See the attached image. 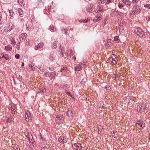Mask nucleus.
Instances as JSON below:
<instances>
[{"mask_svg": "<svg viewBox=\"0 0 150 150\" xmlns=\"http://www.w3.org/2000/svg\"><path fill=\"white\" fill-rule=\"evenodd\" d=\"M63 117L62 115L59 114L56 117V121L57 123H62L63 122Z\"/></svg>", "mask_w": 150, "mask_h": 150, "instance_id": "obj_1", "label": "nucleus"}, {"mask_svg": "<svg viewBox=\"0 0 150 150\" xmlns=\"http://www.w3.org/2000/svg\"><path fill=\"white\" fill-rule=\"evenodd\" d=\"M136 33L137 35H139V34L140 35V36L143 37V34H142L143 31L142 29L140 28L139 27H137L134 30Z\"/></svg>", "mask_w": 150, "mask_h": 150, "instance_id": "obj_2", "label": "nucleus"}, {"mask_svg": "<svg viewBox=\"0 0 150 150\" xmlns=\"http://www.w3.org/2000/svg\"><path fill=\"white\" fill-rule=\"evenodd\" d=\"M27 34L26 33H22L19 36L20 40L21 42L25 41L26 38Z\"/></svg>", "mask_w": 150, "mask_h": 150, "instance_id": "obj_3", "label": "nucleus"}, {"mask_svg": "<svg viewBox=\"0 0 150 150\" xmlns=\"http://www.w3.org/2000/svg\"><path fill=\"white\" fill-rule=\"evenodd\" d=\"M136 125L139 127H142V129L145 127V125L143 121H138L136 123Z\"/></svg>", "mask_w": 150, "mask_h": 150, "instance_id": "obj_4", "label": "nucleus"}, {"mask_svg": "<svg viewBox=\"0 0 150 150\" xmlns=\"http://www.w3.org/2000/svg\"><path fill=\"white\" fill-rule=\"evenodd\" d=\"M30 114L29 112H27L25 113V117L26 121H29L30 117Z\"/></svg>", "mask_w": 150, "mask_h": 150, "instance_id": "obj_5", "label": "nucleus"}, {"mask_svg": "<svg viewBox=\"0 0 150 150\" xmlns=\"http://www.w3.org/2000/svg\"><path fill=\"white\" fill-rule=\"evenodd\" d=\"M9 13H10L9 16L10 18L11 19H14L15 16V14L13 11L11 10L9 11Z\"/></svg>", "mask_w": 150, "mask_h": 150, "instance_id": "obj_6", "label": "nucleus"}, {"mask_svg": "<svg viewBox=\"0 0 150 150\" xmlns=\"http://www.w3.org/2000/svg\"><path fill=\"white\" fill-rule=\"evenodd\" d=\"M79 146H80V144L75 143L72 145V147L76 150H79Z\"/></svg>", "mask_w": 150, "mask_h": 150, "instance_id": "obj_7", "label": "nucleus"}, {"mask_svg": "<svg viewBox=\"0 0 150 150\" xmlns=\"http://www.w3.org/2000/svg\"><path fill=\"white\" fill-rule=\"evenodd\" d=\"M73 111L71 110H69L66 112V115L69 117H72L73 115Z\"/></svg>", "mask_w": 150, "mask_h": 150, "instance_id": "obj_8", "label": "nucleus"}, {"mask_svg": "<svg viewBox=\"0 0 150 150\" xmlns=\"http://www.w3.org/2000/svg\"><path fill=\"white\" fill-rule=\"evenodd\" d=\"M126 5L130 6L131 5V2L127 0H121Z\"/></svg>", "mask_w": 150, "mask_h": 150, "instance_id": "obj_9", "label": "nucleus"}, {"mask_svg": "<svg viewBox=\"0 0 150 150\" xmlns=\"http://www.w3.org/2000/svg\"><path fill=\"white\" fill-rule=\"evenodd\" d=\"M135 10V11H133L132 12V14L134 15L136 13L138 14H139L140 13L141 9L140 8H139V9H138L136 8Z\"/></svg>", "mask_w": 150, "mask_h": 150, "instance_id": "obj_10", "label": "nucleus"}, {"mask_svg": "<svg viewBox=\"0 0 150 150\" xmlns=\"http://www.w3.org/2000/svg\"><path fill=\"white\" fill-rule=\"evenodd\" d=\"M18 13H19V16L21 17H23V12L22 10L20 8L18 9Z\"/></svg>", "mask_w": 150, "mask_h": 150, "instance_id": "obj_11", "label": "nucleus"}, {"mask_svg": "<svg viewBox=\"0 0 150 150\" xmlns=\"http://www.w3.org/2000/svg\"><path fill=\"white\" fill-rule=\"evenodd\" d=\"M81 69V67L80 65H77L75 68L76 71H79Z\"/></svg>", "mask_w": 150, "mask_h": 150, "instance_id": "obj_12", "label": "nucleus"}, {"mask_svg": "<svg viewBox=\"0 0 150 150\" xmlns=\"http://www.w3.org/2000/svg\"><path fill=\"white\" fill-rule=\"evenodd\" d=\"M90 10H91V11H93V10H95V6L92 5V4H90L89 6Z\"/></svg>", "mask_w": 150, "mask_h": 150, "instance_id": "obj_13", "label": "nucleus"}, {"mask_svg": "<svg viewBox=\"0 0 150 150\" xmlns=\"http://www.w3.org/2000/svg\"><path fill=\"white\" fill-rule=\"evenodd\" d=\"M103 88L108 91H109L111 89V87L108 85H107L106 86L104 87Z\"/></svg>", "mask_w": 150, "mask_h": 150, "instance_id": "obj_14", "label": "nucleus"}, {"mask_svg": "<svg viewBox=\"0 0 150 150\" xmlns=\"http://www.w3.org/2000/svg\"><path fill=\"white\" fill-rule=\"evenodd\" d=\"M5 49L7 51H11L12 50V47L10 45H8L5 47Z\"/></svg>", "mask_w": 150, "mask_h": 150, "instance_id": "obj_15", "label": "nucleus"}, {"mask_svg": "<svg viewBox=\"0 0 150 150\" xmlns=\"http://www.w3.org/2000/svg\"><path fill=\"white\" fill-rule=\"evenodd\" d=\"M37 67L40 70H42V71L44 70V67L42 64H41L40 65H38L37 66Z\"/></svg>", "mask_w": 150, "mask_h": 150, "instance_id": "obj_16", "label": "nucleus"}, {"mask_svg": "<svg viewBox=\"0 0 150 150\" xmlns=\"http://www.w3.org/2000/svg\"><path fill=\"white\" fill-rule=\"evenodd\" d=\"M100 18H101V17L100 16H99L97 17H96V18H94L93 20V21L95 22H96L100 20Z\"/></svg>", "mask_w": 150, "mask_h": 150, "instance_id": "obj_17", "label": "nucleus"}, {"mask_svg": "<svg viewBox=\"0 0 150 150\" xmlns=\"http://www.w3.org/2000/svg\"><path fill=\"white\" fill-rule=\"evenodd\" d=\"M67 71V67L64 66L63 68H61L60 70V72H65Z\"/></svg>", "mask_w": 150, "mask_h": 150, "instance_id": "obj_18", "label": "nucleus"}, {"mask_svg": "<svg viewBox=\"0 0 150 150\" xmlns=\"http://www.w3.org/2000/svg\"><path fill=\"white\" fill-rule=\"evenodd\" d=\"M19 4L20 5H21L22 6H24L25 3H24V0H18Z\"/></svg>", "mask_w": 150, "mask_h": 150, "instance_id": "obj_19", "label": "nucleus"}, {"mask_svg": "<svg viewBox=\"0 0 150 150\" xmlns=\"http://www.w3.org/2000/svg\"><path fill=\"white\" fill-rule=\"evenodd\" d=\"M49 28L52 31V32L56 31V29L54 28L53 25H50L49 27Z\"/></svg>", "mask_w": 150, "mask_h": 150, "instance_id": "obj_20", "label": "nucleus"}, {"mask_svg": "<svg viewBox=\"0 0 150 150\" xmlns=\"http://www.w3.org/2000/svg\"><path fill=\"white\" fill-rule=\"evenodd\" d=\"M57 41H55L53 43L52 47L54 49H55L57 48Z\"/></svg>", "mask_w": 150, "mask_h": 150, "instance_id": "obj_21", "label": "nucleus"}, {"mask_svg": "<svg viewBox=\"0 0 150 150\" xmlns=\"http://www.w3.org/2000/svg\"><path fill=\"white\" fill-rule=\"evenodd\" d=\"M63 136H61L58 139V141L62 143V144H63Z\"/></svg>", "mask_w": 150, "mask_h": 150, "instance_id": "obj_22", "label": "nucleus"}, {"mask_svg": "<svg viewBox=\"0 0 150 150\" xmlns=\"http://www.w3.org/2000/svg\"><path fill=\"white\" fill-rule=\"evenodd\" d=\"M109 60H112V64H115L117 63L116 61L114 59H113V58H112V57H110V58Z\"/></svg>", "mask_w": 150, "mask_h": 150, "instance_id": "obj_23", "label": "nucleus"}, {"mask_svg": "<svg viewBox=\"0 0 150 150\" xmlns=\"http://www.w3.org/2000/svg\"><path fill=\"white\" fill-rule=\"evenodd\" d=\"M27 134H26V136L27 137L29 141L30 142V135L29 132H27Z\"/></svg>", "mask_w": 150, "mask_h": 150, "instance_id": "obj_24", "label": "nucleus"}, {"mask_svg": "<svg viewBox=\"0 0 150 150\" xmlns=\"http://www.w3.org/2000/svg\"><path fill=\"white\" fill-rule=\"evenodd\" d=\"M41 150H48V148L46 146H42L41 148Z\"/></svg>", "mask_w": 150, "mask_h": 150, "instance_id": "obj_25", "label": "nucleus"}, {"mask_svg": "<svg viewBox=\"0 0 150 150\" xmlns=\"http://www.w3.org/2000/svg\"><path fill=\"white\" fill-rule=\"evenodd\" d=\"M63 143H65L67 142V138L66 137L63 136Z\"/></svg>", "mask_w": 150, "mask_h": 150, "instance_id": "obj_26", "label": "nucleus"}, {"mask_svg": "<svg viewBox=\"0 0 150 150\" xmlns=\"http://www.w3.org/2000/svg\"><path fill=\"white\" fill-rule=\"evenodd\" d=\"M1 58H4V59L6 60H9L10 59L8 57L5 56L4 54H3V55L2 56V57Z\"/></svg>", "mask_w": 150, "mask_h": 150, "instance_id": "obj_27", "label": "nucleus"}, {"mask_svg": "<svg viewBox=\"0 0 150 150\" xmlns=\"http://www.w3.org/2000/svg\"><path fill=\"white\" fill-rule=\"evenodd\" d=\"M49 58L51 61H53V55L52 54H50L49 56Z\"/></svg>", "mask_w": 150, "mask_h": 150, "instance_id": "obj_28", "label": "nucleus"}, {"mask_svg": "<svg viewBox=\"0 0 150 150\" xmlns=\"http://www.w3.org/2000/svg\"><path fill=\"white\" fill-rule=\"evenodd\" d=\"M20 47V42H18L17 43V44L16 45V48L18 50H19V48Z\"/></svg>", "mask_w": 150, "mask_h": 150, "instance_id": "obj_29", "label": "nucleus"}, {"mask_svg": "<svg viewBox=\"0 0 150 150\" xmlns=\"http://www.w3.org/2000/svg\"><path fill=\"white\" fill-rule=\"evenodd\" d=\"M144 6L150 9V4H145Z\"/></svg>", "mask_w": 150, "mask_h": 150, "instance_id": "obj_30", "label": "nucleus"}, {"mask_svg": "<svg viewBox=\"0 0 150 150\" xmlns=\"http://www.w3.org/2000/svg\"><path fill=\"white\" fill-rule=\"evenodd\" d=\"M132 3H133V4H137L139 2V0H132Z\"/></svg>", "mask_w": 150, "mask_h": 150, "instance_id": "obj_31", "label": "nucleus"}, {"mask_svg": "<svg viewBox=\"0 0 150 150\" xmlns=\"http://www.w3.org/2000/svg\"><path fill=\"white\" fill-rule=\"evenodd\" d=\"M38 47L40 48L43 47V43H39L38 44Z\"/></svg>", "mask_w": 150, "mask_h": 150, "instance_id": "obj_32", "label": "nucleus"}, {"mask_svg": "<svg viewBox=\"0 0 150 150\" xmlns=\"http://www.w3.org/2000/svg\"><path fill=\"white\" fill-rule=\"evenodd\" d=\"M118 6L119 8H122V7H123L124 6L122 4H119Z\"/></svg>", "mask_w": 150, "mask_h": 150, "instance_id": "obj_33", "label": "nucleus"}, {"mask_svg": "<svg viewBox=\"0 0 150 150\" xmlns=\"http://www.w3.org/2000/svg\"><path fill=\"white\" fill-rule=\"evenodd\" d=\"M18 146L17 145H16L13 146V149L15 150H18Z\"/></svg>", "mask_w": 150, "mask_h": 150, "instance_id": "obj_34", "label": "nucleus"}, {"mask_svg": "<svg viewBox=\"0 0 150 150\" xmlns=\"http://www.w3.org/2000/svg\"><path fill=\"white\" fill-rule=\"evenodd\" d=\"M65 93L67 94L68 95L70 96H71V95L70 93H69L68 92L67 90L65 89Z\"/></svg>", "mask_w": 150, "mask_h": 150, "instance_id": "obj_35", "label": "nucleus"}, {"mask_svg": "<svg viewBox=\"0 0 150 150\" xmlns=\"http://www.w3.org/2000/svg\"><path fill=\"white\" fill-rule=\"evenodd\" d=\"M119 38V37L117 36H116L114 38V40L115 41H117L118 40V38Z\"/></svg>", "mask_w": 150, "mask_h": 150, "instance_id": "obj_36", "label": "nucleus"}, {"mask_svg": "<svg viewBox=\"0 0 150 150\" xmlns=\"http://www.w3.org/2000/svg\"><path fill=\"white\" fill-rule=\"evenodd\" d=\"M11 42L12 43L13 45H15V44H16V42L14 40H11Z\"/></svg>", "mask_w": 150, "mask_h": 150, "instance_id": "obj_37", "label": "nucleus"}, {"mask_svg": "<svg viewBox=\"0 0 150 150\" xmlns=\"http://www.w3.org/2000/svg\"><path fill=\"white\" fill-rule=\"evenodd\" d=\"M20 55L18 54H17L15 55V57L17 59H18L19 58Z\"/></svg>", "mask_w": 150, "mask_h": 150, "instance_id": "obj_38", "label": "nucleus"}, {"mask_svg": "<svg viewBox=\"0 0 150 150\" xmlns=\"http://www.w3.org/2000/svg\"><path fill=\"white\" fill-rule=\"evenodd\" d=\"M29 67H30V69L32 70V71L33 70L34 68L35 67H35H34V65H33V66L32 65H31L30 66V65H29Z\"/></svg>", "mask_w": 150, "mask_h": 150, "instance_id": "obj_39", "label": "nucleus"}, {"mask_svg": "<svg viewBox=\"0 0 150 150\" xmlns=\"http://www.w3.org/2000/svg\"><path fill=\"white\" fill-rule=\"evenodd\" d=\"M88 20H89L88 19H85L83 21V22L84 23H86L88 22Z\"/></svg>", "mask_w": 150, "mask_h": 150, "instance_id": "obj_40", "label": "nucleus"}, {"mask_svg": "<svg viewBox=\"0 0 150 150\" xmlns=\"http://www.w3.org/2000/svg\"><path fill=\"white\" fill-rule=\"evenodd\" d=\"M98 1H101V4H104L106 0H98Z\"/></svg>", "mask_w": 150, "mask_h": 150, "instance_id": "obj_41", "label": "nucleus"}, {"mask_svg": "<svg viewBox=\"0 0 150 150\" xmlns=\"http://www.w3.org/2000/svg\"><path fill=\"white\" fill-rule=\"evenodd\" d=\"M69 31V30L68 29H65V30L64 31V32L65 33V34L66 35L68 34V35H69V33H68V32Z\"/></svg>", "mask_w": 150, "mask_h": 150, "instance_id": "obj_42", "label": "nucleus"}, {"mask_svg": "<svg viewBox=\"0 0 150 150\" xmlns=\"http://www.w3.org/2000/svg\"><path fill=\"white\" fill-rule=\"evenodd\" d=\"M113 41L111 39H109L107 40V43H111V41Z\"/></svg>", "mask_w": 150, "mask_h": 150, "instance_id": "obj_43", "label": "nucleus"}, {"mask_svg": "<svg viewBox=\"0 0 150 150\" xmlns=\"http://www.w3.org/2000/svg\"><path fill=\"white\" fill-rule=\"evenodd\" d=\"M25 45L28 46H30V43L29 40L26 42Z\"/></svg>", "mask_w": 150, "mask_h": 150, "instance_id": "obj_44", "label": "nucleus"}, {"mask_svg": "<svg viewBox=\"0 0 150 150\" xmlns=\"http://www.w3.org/2000/svg\"><path fill=\"white\" fill-rule=\"evenodd\" d=\"M141 107H142V109L143 108V110H144L146 108V106H142L141 105Z\"/></svg>", "mask_w": 150, "mask_h": 150, "instance_id": "obj_45", "label": "nucleus"}, {"mask_svg": "<svg viewBox=\"0 0 150 150\" xmlns=\"http://www.w3.org/2000/svg\"><path fill=\"white\" fill-rule=\"evenodd\" d=\"M38 48H39V47H38V45H37L35 46V50H37L38 49Z\"/></svg>", "mask_w": 150, "mask_h": 150, "instance_id": "obj_46", "label": "nucleus"}, {"mask_svg": "<svg viewBox=\"0 0 150 150\" xmlns=\"http://www.w3.org/2000/svg\"><path fill=\"white\" fill-rule=\"evenodd\" d=\"M79 150H82V146H81V144H80V146H79Z\"/></svg>", "mask_w": 150, "mask_h": 150, "instance_id": "obj_47", "label": "nucleus"}, {"mask_svg": "<svg viewBox=\"0 0 150 150\" xmlns=\"http://www.w3.org/2000/svg\"><path fill=\"white\" fill-rule=\"evenodd\" d=\"M110 2H111V1L110 0H108L107 1L106 4H108L110 3Z\"/></svg>", "mask_w": 150, "mask_h": 150, "instance_id": "obj_48", "label": "nucleus"}, {"mask_svg": "<svg viewBox=\"0 0 150 150\" xmlns=\"http://www.w3.org/2000/svg\"><path fill=\"white\" fill-rule=\"evenodd\" d=\"M65 30V29H64L63 28H61V30L62 32L64 31Z\"/></svg>", "mask_w": 150, "mask_h": 150, "instance_id": "obj_49", "label": "nucleus"}, {"mask_svg": "<svg viewBox=\"0 0 150 150\" xmlns=\"http://www.w3.org/2000/svg\"><path fill=\"white\" fill-rule=\"evenodd\" d=\"M31 21L32 22H34L35 21V20L34 18H32L31 19Z\"/></svg>", "mask_w": 150, "mask_h": 150, "instance_id": "obj_50", "label": "nucleus"}, {"mask_svg": "<svg viewBox=\"0 0 150 150\" xmlns=\"http://www.w3.org/2000/svg\"><path fill=\"white\" fill-rule=\"evenodd\" d=\"M7 123L8 124V123H10V121H11V120H10L9 118H8L7 120Z\"/></svg>", "mask_w": 150, "mask_h": 150, "instance_id": "obj_51", "label": "nucleus"}, {"mask_svg": "<svg viewBox=\"0 0 150 150\" xmlns=\"http://www.w3.org/2000/svg\"><path fill=\"white\" fill-rule=\"evenodd\" d=\"M115 78H116L115 81H117V78H118L117 80H119V79H118V76H115Z\"/></svg>", "mask_w": 150, "mask_h": 150, "instance_id": "obj_52", "label": "nucleus"}, {"mask_svg": "<svg viewBox=\"0 0 150 150\" xmlns=\"http://www.w3.org/2000/svg\"><path fill=\"white\" fill-rule=\"evenodd\" d=\"M33 139V137L32 136V135L31 134L30 135V139L31 141H32Z\"/></svg>", "mask_w": 150, "mask_h": 150, "instance_id": "obj_53", "label": "nucleus"}, {"mask_svg": "<svg viewBox=\"0 0 150 150\" xmlns=\"http://www.w3.org/2000/svg\"><path fill=\"white\" fill-rule=\"evenodd\" d=\"M102 10H100V9L99 10V9H98L97 10V12H99L100 11V12H101V11H102Z\"/></svg>", "mask_w": 150, "mask_h": 150, "instance_id": "obj_54", "label": "nucleus"}, {"mask_svg": "<svg viewBox=\"0 0 150 150\" xmlns=\"http://www.w3.org/2000/svg\"><path fill=\"white\" fill-rule=\"evenodd\" d=\"M87 11L88 12H89L90 13H92V12H91L92 11H91V10H90V9L89 10H87Z\"/></svg>", "mask_w": 150, "mask_h": 150, "instance_id": "obj_55", "label": "nucleus"}, {"mask_svg": "<svg viewBox=\"0 0 150 150\" xmlns=\"http://www.w3.org/2000/svg\"><path fill=\"white\" fill-rule=\"evenodd\" d=\"M86 11H87V10H89V7H88V8H86Z\"/></svg>", "mask_w": 150, "mask_h": 150, "instance_id": "obj_56", "label": "nucleus"}, {"mask_svg": "<svg viewBox=\"0 0 150 150\" xmlns=\"http://www.w3.org/2000/svg\"><path fill=\"white\" fill-rule=\"evenodd\" d=\"M24 65V64L23 62H22V64H21V66H23Z\"/></svg>", "mask_w": 150, "mask_h": 150, "instance_id": "obj_57", "label": "nucleus"}, {"mask_svg": "<svg viewBox=\"0 0 150 150\" xmlns=\"http://www.w3.org/2000/svg\"><path fill=\"white\" fill-rule=\"evenodd\" d=\"M83 22V20H79V22L80 23H82Z\"/></svg>", "mask_w": 150, "mask_h": 150, "instance_id": "obj_58", "label": "nucleus"}, {"mask_svg": "<svg viewBox=\"0 0 150 150\" xmlns=\"http://www.w3.org/2000/svg\"><path fill=\"white\" fill-rule=\"evenodd\" d=\"M4 55L5 56L7 57L8 56V54H5Z\"/></svg>", "mask_w": 150, "mask_h": 150, "instance_id": "obj_59", "label": "nucleus"}, {"mask_svg": "<svg viewBox=\"0 0 150 150\" xmlns=\"http://www.w3.org/2000/svg\"><path fill=\"white\" fill-rule=\"evenodd\" d=\"M106 45H107V47H108V45H109V46H110V45H109V43H108V44H106Z\"/></svg>", "mask_w": 150, "mask_h": 150, "instance_id": "obj_60", "label": "nucleus"}, {"mask_svg": "<svg viewBox=\"0 0 150 150\" xmlns=\"http://www.w3.org/2000/svg\"><path fill=\"white\" fill-rule=\"evenodd\" d=\"M14 112V111H13V110H12L11 111V112L12 113H14V112Z\"/></svg>", "mask_w": 150, "mask_h": 150, "instance_id": "obj_61", "label": "nucleus"}, {"mask_svg": "<svg viewBox=\"0 0 150 150\" xmlns=\"http://www.w3.org/2000/svg\"><path fill=\"white\" fill-rule=\"evenodd\" d=\"M61 47H62V46L61 45H60L59 46V49L61 48Z\"/></svg>", "mask_w": 150, "mask_h": 150, "instance_id": "obj_62", "label": "nucleus"}, {"mask_svg": "<svg viewBox=\"0 0 150 150\" xmlns=\"http://www.w3.org/2000/svg\"><path fill=\"white\" fill-rule=\"evenodd\" d=\"M60 53L62 55L63 52H62V51H61Z\"/></svg>", "mask_w": 150, "mask_h": 150, "instance_id": "obj_63", "label": "nucleus"}, {"mask_svg": "<svg viewBox=\"0 0 150 150\" xmlns=\"http://www.w3.org/2000/svg\"><path fill=\"white\" fill-rule=\"evenodd\" d=\"M49 70H51V68H50V67H49Z\"/></svg>", "mask_w": 150, "mask_h": 150, "instance_id": "obj_64", "label": "nucleus"}]
</instances>
